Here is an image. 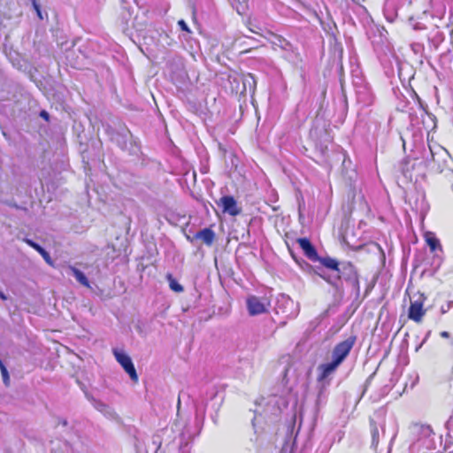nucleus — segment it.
I'll return each mask as SVG.
<instances>
[{
	"instance_id": "f257e3e1",
	"label": "nucleus",
	"mask_w": 453,
	"mask_h": 453,
	"mask_svg": "<svg viewBox=\"0 0 453 453\" xmlns=\"http://www.w3.org/2000/svg\"><path fill=\"white\" fill-rule=\"evenodd\" d=\"M246 305L249 314L257 316L268 311L270 301L265 296H250L247 297Z\"/></svg>"
},
{
	"instance_id": "f03ea898",
	"label": "nucleus",
	"mask_w": 453,
	"mask_h": 453,
	"mask_svg": "<svg viewBox=\"0 0 453 453\" xmlns=\"http://www.w3.org/2000/svg\"><path fill=\"white\" fill-rule=\"evenodd\" d=\"M355 342L356 338L350 336L336 344L332 352V360L341 365L349 354L355 344Z\"/></svg>"
},
{
	"instance_id": "7ed1b4c3",
	"label": "nucleus",
	"mask_w": 453,
	"mask_h": 453,
	"mask_svg": "<svg viewBox=\"0 0 453 453\" xmlns=\"http://www.w3.org/2000/svg\"><path fill=\"white\" fill-rule=\"evenodd\" d=\"M113 355L118 361V363L122 366V368L125 370V372L129 375L130 379L137 382L138 381V375L136 372V370L134 368V365L133 364V361L131 357L121 349H113Z\"/></svg>"
},
{
	"instance_id": "20e7f679",
	"label": "nucleus",
	"mask_w": 453,
	"mask_h": 453,
	"mask_svg": "<svg viewBox=\"0 0 453 453\" xmlns=\"http://www.w3.org/2000/svg\"><path fill=\"white\" fill-rule=\"evenodd\" d=\"M424 299L423 296H420L418 300L411 301L408 313L410 319L418 323L421 322L423 316L426 313V311L423 308Z\"/></svg>"
},
{
	"instance_id": "39448f33",
	"label": "nucleus",
	"mask_w": 453,
	"mask_h": 453,
	"mask_svg": "<svg viewBox=\"0 0 453 453\" xmlns=\"http://www.w3.org/2000/svg\"><path fill=\"white\" fill-rule=\"evenodd\" d=\"M218 205L221 206L223 212L231 216H236L241 213V208L238 207L235 199L233 196H226L219 199Z\"/></svg>"
},
{
	"instance_id": "423d86ee",
	"label": "nucleus",
	"mask_w": 453,
	"mask_h": 453,
	"mask_svg": "<svg viewBox=\"0 0 453 453\" xmlns=\"http://www.w3.org/2000/svg\"><path fill=\"white\" fill-rule=\"evenodd\" d=\"M340 365L332 360L329 363L321 364L318 367V380L319 381L325 380L328 376L333 374Z\"/></svg>"
},
{
	"instance_id": "0eeeda50",
	"label": "nucleus",
	"mask_w": 453,
	"mask_h": 453,
	"mask_svg": "<svg viewBox=\"0 0 453 453\" xmlns=\"http://www.w3.org/2000/svg\"><path fill=\"white\" fill-rule=\"evenodd\" d=\"M297 242L300 248L303 250L304 254L309 258H315L317 257V252L314 247L311 245L310 241L306 238H300L297 240Z\"/></svg>"
},
{
	"instance_id": "6e6552de",
	"label": "nucleus",
	"mask_w": 453,
	"mask_h": 453,
	"mask_svg": "<svg viewBox=\"0 0 453 453\" xmlns=\"http://www.w3.org/2000/svg\"><path fill=\"white\" fill-rule=\"evenodd\" d=\"M196 237L202 240L205 244L211 245L214 240L215 234L212 230L204 228L203 230L197 233Z\"/></svg>"
},
{
	"instance_id": "1a4fd4ad",
	"label": "nucleus",
	"mask_w": 453,
	"mask_h": 453,
	"mask_svg": "<svg viewBox=\"0 0 453 453\" xmlns=\"http://www.w3.org/2000/svg\"><path fill=\"white\" fill-rule=\"evenodd\" d=\"M413 169L414 164L409 158H404L400 163V171L406 178L411 177V173Z\"/></svg>"
},
{
	"instance_id": "9d476101",
	"label": "nucleus",
	"mask_w": 453,
	"mask_h": 453,
	"mask_svg": "<svg viewBox=\"0 0 453 453\" xmlns=\"http://www.w3.org/2000/svg\"><path fill=\"white\" fill-rule=\"evenodd\" d=\"M71 272L73 273V275L75 277V279L83 286L89 288V282L85 276V274L80 271L79 269L75 267H70Z\"/></svg>"
},
{
	"instance_id": "9b49d317",
	"label": "nucleus",
	"mask_w": 453,
	"mask_h": 453,
	"mask_svg": "<svg viewBox=\"0 0 453 453\" xmlns=\"http://www.w3.org/2000/svg\"><path fill=\"white\" fill-rule=\"evenodd\" d=\"M425 239L432 251H434L440 246L438 239L433 233L426 232L425 234Z\"/></svg>"
},
{
	"instance_id": "f8f14e48",
	"label": "nucleus",
	"mask_w": 453,
	"mask_h": 453,
	"mask_svg": "<svg viewBox=\"0 0 453 453\" xmlns=\"http://www.w3.org/2000/svg\"><path fill=\"white\" fill-rule=\"evenodd\" d=\"M167 280L169 281V287L173 291L177 293H180L183 291V287L180 283H178L171 274L167 275Z\"/></svg>"
},
{
	"instance_id": "ddd939ff",
	"label": "nucleus",
	"mask_w": 453,
	"mask_h": 453,
	"mask_svg": "<svg viewBox=\"0 0 453 453\" xmlns=\"http://www.w3.org/2000/svg\"><path fill=\"white\" fill-rule=\"evenodd\" d=\"M322 264L326 268H329V269H332V270H334L337 272L339 271V263L334 258H330V257L325 258V259H323Z\"/></svg>"
},
{
	"instance_id": "4468645a",
	"label": "nucleus",
	"mask_w": 453,
	"mask_h": 453,
	"mask_svg": "<svg viewBox=\"0 0 453 453\" xmlns=\"http://www.w3.org/2000/svg\"><path fill=\"white\" fill-rule=\"evenodd\" d=\"M249 0H236L235 8L239 14H243L248 8Z\"/></svg>"
},
{
	"instance_id": "2eb2a0df",
	"label": "nucleus",
	"mask_w": 453,
	"mask_h": 453,
	"mask_svg": "<svg viewBox=\"0 0 453 453\" xmlns=\"http://www.w3.org/2000/svg\"><path fill=\"white\" fill-rule=\"evenodd\" d=\"M94 406L97 411L104 414H111V408L102 402H96Z\"/></svg>"
},
{
	"instance_id": "dca6fc26",
	"label": "nucleus",
	"mask_w": 453,
	"mask_h": 453,
	"mask_svg": "<svg viewBox=\"0 0 453 453\" xmlns=\"http://www.w3.org/2000/svg\"><path fill=\"white\" fill-rule=\"evenodd\" d=\"M0 371H1V374H2V378H3V381L4 383L5 386H9L10 385V376H9V372L7 371V368L4 366L1 367L0 368Z\"/></svg>"
},
{
	"instance_id": "f3484780",
	"label": "nucleus",
	"mask_w": 453,
	"mask_h": 453,
	"mask_svg": "<svg viewBox=\"0 0 453 453\" xmlns=\"http://www.w3.org/2000/svg\"><path fill=\"white\" fill-rule=\"evenodd\" d=\"M25 242L27 243L30 247H32L33 249H35L37 252L41 250V246L39 244H37L36 242H35L34 241L30 240V239H26L25 240Z\"/></svg>"
},
{
	"instance_id": "a211bd4d",
	"label": "nucleus",
	"mask_w": 453,
	"mask_h": 453,
	"mask_svg": "<svg viewBox=\"0 0 453 453\" xmlns=\"http://www.w3.org/2000/svg\"><path fill=\"white\" fill-rule=\"evenodd\" d=\"M178 25L181 28V30L190 33V29L188 28L187 23L183 19L179 20Z\"/></svg>"
},
{
	"instance_id": "6ab92c4d",
	"label": "nucleus",
	"mask_w": 453,
	"mask_h": 453,
	"mask_svg": "<svg viewBox=\"0 0 453 453\" xmlns=\"http://www.w3.org/2000/svg\"><path fill=\"white\" fill-rule=\"evenodd\" d=\"M452 305H453V302H451V301L449 302L446 305H442L441 307V312L442 314L446 313L452 307Z\"/></svg>"
},
{
	"instance_id": "aec40b11",
	"label": "nucleus",
	"mask_w": 453,
	"mask_h": 453,
	"mask_svg": "<svg viewBox=\"0 0 453 453\" xmlns=\"http://www.w3.org/2000/svg\"><path fill=\"white\" fill-rule=\"evenodd\" d=\"M42 257H43V259L45 260V262H46L48 265H53V262H52V260H51L50 256V254H49V253H46V255H45V256H43Z\"/></svg>"
},
{
	"instance_id": "412c9836",
	"label": "nucleus",
	"mask_w": 453,
	"mask_h": 453,
	"mask_svg": "<svg viewBox=\"0 0 453 453\" xmlns=\"http://www.w3.org/2000/svg\"><path fill=\"white\" fill-rule=\"evenodd\" d=\"M441 336L443 337V338H448L449 336V334L446 331H442L441 333Z\"/></svg>"
},
{
	"instance_id": "4be33fe9",
	"label": "nucleus",
	"mask_w": 453,
	"mask_h": 453,
	"mask_svg": "<svg viewBox=\"0 0 453 453\" xmlns=\"http://www.w3.org/2000/svg\"><path fill=\"white\" fill-rule=\"evenodd\" d=\"M42 257L45 256L46 253H48L43 248H41V250L38 251Z\"/></svg>"
},
{
	"instance_id": "5701e85b",
	"label": "nucleus",
	"mask_w": 453,
	"mask_h": 453,
	"mask_svg": "<svg viewBox=\"0 0 453 453\" xmlns=\"http://www.w3.org/2000/svg\"><path fill=\"white\" fill-rule=\"evenodd\" d=\"M42 257L45 256L46 253H48L43 248H41V250L38 251Z\"/></svg>"
},
{
	"instance_id": "b1692460",
	"label": "nucleus",
	"mask_w": 453,
	"mask_h": 453,
	"mask_svg": "<svg viewBox=\"0 0 453 453\" xmlns=\"http://www.w3.org/2000/svg\"><path fill=\"white\" fill-rule=\"evenodd\" d=\"M41 116L46 119H48V113L44 111L41 112Z\"/></svg>"
},
{
	"instance_id": "393cba45",
	"label": "nucleus",
	"mask_w": 453,
	"mask_h": 453,
	"mask_svg": "<svg viewBox=\"0 0 453 453\" xmlns=\"http://www.w3.org/2000/svg\"><path fill=\"white\" fill-rule=\"evenodd\" d=\"M34 5H35V9H36V11H37L38 15H39V16H41V12H40V10H39V8H38V5H37L35 3H34Z\"/></svg>"
},
{
	"instance_id": "a878e982",
	"label": "nucleus",
	"mask_w": 453,
	"mask_h": 453,
	"mask_svg": "<svg viewBox=\"0 0 453 453\" xmlns=\"http://www.w3.org/2000/svg\"><path fill=\"white\" fill-rule=\"evenodd\" d=\"M249 29L252 33L258 34V32L257 30H255L254 27H249Z\"/></svg>"
},
{
	"instance_id": "bb28decb",
	"label": "nucleus",
	"mask_w": 453,
	"mask_h": 453,
	"mask_svg": "<svg viewBox=\"0 0 453 453\" xmlns=\"http://www.w3.org/2000/svg\"><path fill=\"white\" fill-rule=\"evenodd\" d=\"M0 298L3 300H6V296L4 293L0 292Z\"/></svg>"
},
{
	"instance_id": "cd10ccee",
	"label": "nucleus",
	"mask_w": 453,
	"mask_h": 453,
	"mask_svg": "<svg viewBox=\"0 0 453 453\" xmlns=\"http://www.w3.org/2000/svg\"><path fill=\"white\" fill-rule=\"evenodd\" d=\"M4 366V363L2 362V360L0 359V368Z\"/></svg>"
},
{
	"instance_id": "c85d7f7f",
	"label": "nucleus",
	"mask_w": 453,
	"mask_h": 453,
	"mask_svg": "<svg viewBox=\"0 0 453 453\" xmlns=\"http://www.w3.org/2000/svg\"><path fill=\"white\" fill-rule=\"evenodd\" d=\"M449 453H453V451L449 452Z\"/></svg>"
}]
</instances>
